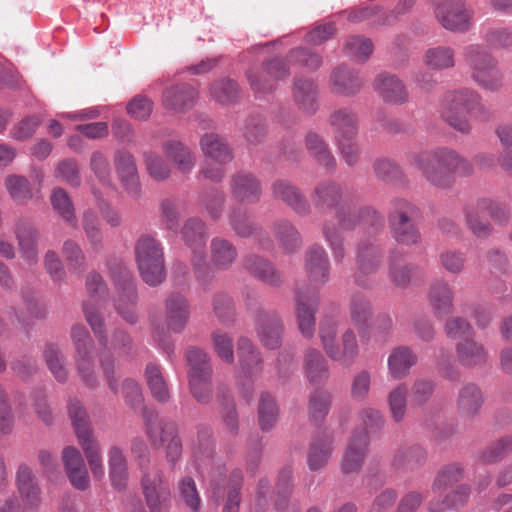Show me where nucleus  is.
I'll use <instances>...</instances> for the list:
<instances>
[{
	"label": "nucleus",
	"mask_w": 512,
	"mask_h": 512,
	"mask_svg": "<svg viewBox=\"0 0 512 512\" xmlns=\"http://www.w3.org/2000/svg\"><path fill=\"white\" fill-rule=\"evenodd\" d=\"M358 418L362 430H355L354 432L367 435L368 442L370 441V437L372 435L380 433L385 424V420L382 414L373 408L362 409L358 414Z\"/></svg>",
	"instance_id": "13d9d810"
},
{
	"label": "nucleus",
	"mask_w": 512,
	"mask_h": 512,
	"mask_svg": "<svg viewBox=\"0 0 512 512\" xmlns=\"http://www.w3.org/2000/svg\"><path fill=\"white\" fill-rule=\"evenodd\" d=\"M368 436L353 432L344 452L341 469L345 474L358 473L368 453Z\"/></svg>",
	"instance_id": "393cba45"
},
{
	"label": "nucleus",
	"mask_w": 512,
	"mask_h": 512,
	"mask_svg": "<svg viewBox=\"0 0 512 512\" xmlns=\"http://www.w3.org/2000/svg\"><path fill=\"white\" fill-rule=\"evenodd\" d=\"M238 258L237 247L221 236L213 237L209 244V263L213 269L226 271Z\"/></svg>",
	"instance_id": "bb28decb"
},
{
	"label": "nucleus",
	"mask_w": 512,
	"mask_h": 512,
	"mask_svg": "<svg viewBox=\"0 0 512 512\" xmlns=\"http://www.w3.org/2000/svg\"><path fill=\"white\" fill-rule=\"evenodd\" d=\"M14 232L21 257L29 264H35L38 259L39 233L37 229L29 222L20 219L15 224Z\"/></svg>",
	"instance_id": "cd10ccee"
},
{
	"label": "nucleus",
	"mask_w": 512,
	"mask_h": 512,
	"mask_svg": "<svg viewBox=\"0 0 512 512\" xmlns=\"http://www.w3.org/2000/svg\"><path fill=\"white\" fill-rule=\"evenodd\" d=\"M245 269L259 281L272 287H279L282 283L280 273L267 259L258 255H249L244 259Z\"/></svg>",
	"instance_id": "f704fd0d"
},
{
	"label": "nucleus",
	"mask_w": 512,
	"mask_h": 512,
	"mask_svg": "<svg viewBox=\"0 0 512 512\" xmlns=\"http://www.w3.org/2000/svg\"><path fill=\"white\" fill-rule=\"evenodd\" d=\"M412 254L407 253L403 248L394 249L389 258V274L398 287L405 288L413 276V265L408 263Z\"/></svg>",
	"instance_id": "c9c22d12"
},
{
	"label": "nucleus",
	"mask_w": 512,
	"mask_h": 512,
	"mask_svg": "<svg viewBox=\"0 0 512 512\" xmlns=\"http://www.w3.org/2000/svg\"><path fill=\"white\" fill-rule=\"evenodd\" d=\"M415 355L412 348L399 346L394 348L387 359L389 374L394 379L404 378L414 365Z\"/></svg>",
	"instance_id": "58836bf2"
},
{
	"label": "nucleus",
	"mask_w": 512,
	"mask_h": 512,
	"mask_svg": "<svg viewBox=\"0 0 512 512\" xmlns=\"http://www.w3.org/2000/svg\"><path fill=\"white\" fill-rule=\"evenodd\" d=\"M62 253L70 271L79 274L85 269L86 258L77 242L66 240L63 244Z\"/></svg>",
	"instance_id": "774afa93"
},
{
	"label": "nucleus",
	"mask_w": 512,
	"mask_h": 512,
	"mask_svg": "<svg viewBox=\"0 0 512 512\" xmlns=\"http://www.w3.org/2000/svg\"><path fill=\"white\" fill-rule=\"evenodd\" d=\"M483 404V395L475 384L463 386L458 394L457 410L461 417L471 418L478 414Z\"/></svg>",
	"instance_id": "ea45409f"
},
{
	"label": "nucleus",
	"mask_w": 512,
	"mask_h": 512,
	"mask_svg": "<svg viewBox=\"0 0 512 512\" xmlns=\"http://www.w3.org/2000/svg\"><path fill=\"white\" fill-rule=\"evenodd\" d=\"M382 250L372 242H360L356 248V271L353 275L354 282L363 288H371L373 276L378 272L382 264Z\"/></svg>",
	"instance_id": "ddd939ff"
},
{
	"label": "nucleus",
	"mask_w": 512,
	"mask_h": 512,
	"mask_svg": "<svg viewBox=\"0 0 512 512\" xmlns=\"http://www.w3.org/2000/svg\"><path fill=\"white\" fill-rule=\"evenodd\" d=\"M430 304L437 315H446L453 308V294L445 282H437L430 291Z\"/></svg>",
	"instance_id": "603ef678"
},
{
	"label": "nucleus",
	"mask_w": 512,
	"mask_h": 512,
	"mask_svg": "<svg viewBox=\"0 0 512 512\" xmlns=\"http://www.w3.org/2000/svg\"><path fill=\"white\" fill-rule=\"evenodd\" d=\"M193 457L199 461V466L210 464L214 453L212 430L208 426H199L192 440Z\"/></svg>",
	"instance_id": "c03bdc74"
},
{
	"label": "nucleus",
	"mask_w": 512,
	"mask_h": 512,
	"mask_svg": "<svg viewBox=\"0 0 512 512\" xmlns=\"http://www.w3.org/2000/svg\"><path fill=\"white\" fill-rule=\"evenodd\" d=\"M349 311L352 323L357 328L362 340H364L366 338V325L373 315L369 299L360 293L354 294L351 298Z\"/></svg>",
	"instance_id": "79ce46f5"
},
{
	"label": "nucleus",
	"mask_w": 512,
	"mask_h": 512,
	"mask_svg": "<svg viewBox=\"0 0 512 512\" xmlns=\"http://www.w3.org/2000/svg\"><path fill=\"white\" fill-rule=\"evenodd\" d=\"M51 204L54 211L69 225L76 227L77 220L74 205L62 188H56L51 195Z\"/></svg>",
	"instance_id": "5fc2aeb1"
},
{
	"label": "nucleus",
	"mask_w": 512,
	"mask_h": 512,
	"mask_svg": "<svg viewBox=\"0 0 512 512\" xmlns=\"http://www.w3.org/2000/svg\"><path fill=\"white\" fill-rule=\"evenodd\" d=\"M162 150L167 159L172 161L176 168L184 174L190 173L196 164L194 153L180 141H165L162 143Z\"/></svg>",
	"instance_id": "4c0bfd02"
},
{
	"label": "nucleus",
	"mask_w": 512,
	"mask_h": 512,
	"mask_svg": "<svg viewBox=\"0 0 512 512\" xmlns=\"http://www.w3.org/2000/svg\"><path fill=\"white\" fill-rule=\"evenodd\" d=\"M440 24L451 32L466 33L473 27L474 11L464 0H444L435 6Z\"/></svg>",
	"instance_id": "9b49d317"
},
{
	"label": "nucleus",
	"mask_w": 512,
	"mask_h": 512,
	"mask_svg": "<svg viewBox=\"0 0 512 512\" xmlns=\"http://www.w3.org/2000/svg\"><path fill=\"white\" fill-rule=\"evenodd\" d=\"M258 419L261 430L269 431L277 422L278 407L274 398L264 393L261 395L258 405Z\"/></svg>",
	"instance_id": "052dcab7"
},
{
	"label": "nucleus",
	"mask_w": 512,
	"mask_h": 512,
	"mask_svg": "<svg viewBox=\"0 0 512 512\" xmlns=\"http://www.w3.org/2000/svg\"><path fill=\"white\" fill-rule=\"evenodd\" d=\"M336 324L327 321L320 325L319 337L326 355L340 365L349 367L359 356L360 347L353 329L347 328L336 343Z\"/></svg>",
	"instance_id": "0eeeda50"
},
{
	"label": "nucleus",
	"mask_w": 512,
	"mask_h": 512,
	"mask_svg": "<svg viewBox=\"0 0 512 512\" xmlns=\"http://www.w3.org/2000/svg\"><path fill=\"white\" fill-rule=\"evenodd\" d=\"M332 396L331 394L322 389H317L312 392L308 399V414L311 421L315 423L322 422L331 407Z\"/></svg>",
	"instance_id": "3c124183"
},
{
	"label": "nucleus",
	"mask_w": 512,
	"mask_h": 512,
	"mask_svg": "<svg viewBox=\"0 0 512 512\" xmlns=\"http://www.w3.org/2000/svg\"><path fill=\"white\" fill-rule=\"evenodd\" d=\"M389 227L394 240L402 246L416 243V207L413 203L398 200L389 216Z\"/></svg>",
	"instance_id": "f8f14e48"
},
{
	"label": "nucleus",
	"mask_w": 512,
	"mask_h": 512,
	"mask_svg": "<svg viewBox=\"0 0 512 512\" xmlns=\"http://www.w3.org/2000/svg\"><path fill=\"white\" fill-rule=\"evenodd\" d=\"M293 98L298 107L307 112L316 111L317 87L311 79H296L293 85Z\"/></svg>",
	"instance_id": "37998d69"
},
{
	"label": "nucleus",
	"mask_w": 512,
	"mask_h": 512,
	"mask_svg": "<svg viewBox=\"0 0 512 512\" xmlns=\"http://www.w3.org/2000/svg\"><path fill=\"white\" fill-rule=\"evenodd\" d=\"M473 110H478L481 113L486 111L481 103V96L469 88L447 91L442 96L439 106L441 118L462 134L471 132L472 127L468 114Z\"/></svg>",
	"instance_id": "7ed1b4c3"
},
{
	"label": "nucleus",
	"mask_w": 512,
	"mask_h": 512,
	"mask_svg": "<svg viewBox=\"0 0 512 512\" xmlns=\"http://www.w3.org/2000/svg\"><path fill=\"white\" fill-rule=\"evenodd\" d=\"M463 54L475 83L491 92L502 87L503 74L498 67V60L485 47L470 44L464 48Z\"/></svg>",
	"instance_id": "423d86ee"
},
{
	"label": "nucleus",
	"mask_w": 512,
	"mask_h": 512,
	"mask_svg": "<svg viewBox=\"0 0 512 512\" xmlns=\"http://www.w3.org/2000/svg\"><path fill=\"white\" fill-rule=\"evenodd\" d=\"M108 471L111 485L118 491L127 488L129 480L128 461L123 449L118 445H112L108 449Z\"/></svg>",
	"instance_id": "7c9ffc66"
},
{
	"label": "nucleus",
	"mask_w": 512,
	"mask_h": 512,
	"mask_svg": "<svg viewBox=\"0 0 512 512\" xmlns=\"http://www.w3.org/2000/svg\"><path fill=\"white\" fill-rule=\"evenodd\" d=\"M4 186L9 197L17 204H26L33 198L31 183L23 175H7L4 179Z\"/></svg>",
	"instance_id": "de8ad7c7"
},
{
	"label": "nucleus",
	"mask_w": 512,
	"mask_h": 512,
	"mask_svg": "<svg viewBox=\"0 0 512 512\" xmlns=\"http://www.w3.org/2000/svg\"><path fill=\"white\" fill-rule=\"evenodd\" d=\"M143 416L146 421L147 431L151 440L155 443L159 432V441L166 447L167 460L174 464L181 456L182 444L176 435V427L173 423L158 421L153 411L143 409Z\"/></svg>",
	"instance_id": "4468645a"
},
{
	"label": "nucleus",
	"mask_w": 512,
	"mask_h": 512,
	"mask_svg": "<svg viewBox=\"0 0 512 512\" xmlns=\"http://www.w3.org/2000/svg\"><path fill=\"white\" fill-rule=\"evenodd\" d=\"M273 232L280 247L285 253L292 254L301 248V235L290 221L282 219L275 222L273 225Z\"/></svg>",
	"instance_id": "a19ab883"
},
{
	"label": "nucleus",
	"mask_w": 512,
	"mask_h": 512,
	"mask_svg": "<svg viewBox=\"0 0 512 512\" xmlns=\"http://www.w3.org/2000/svg\"><path fill=\"white\" fill-rule=\"evenodd\" d=\"M456 353L460 363L467 367L482 365L487 360L484 347L471 338L459 342Z\"/></svg>",
	"instance_id": "09e8293b"
},
{
	"label": "nucleus",
	"mask_w": 512,
	"mask_h": 512,
	"mask_svg": "<svg viewBox=\"0 0 512 512\" xmlns=\"http://www.w3.org/2000/svg\"><path fill=\"white\" fill-rule=\"evenodd\" d=\"M143 160L148 174L156 181H163L170 177L171 169L161 155L146 151Z\"/></svg>",
	"instance_id": "69168bd1"
},
{
	"label": "nucleus",
	"mask_w": 512,
	"mask_h": 512,
	"mask_svg": "<svg viewBox=\"0 0 512 512\" xmlns=\"http://www.w3.org/2000/svg\"><path fill=\"white\" fill-rule=\"evenodd\" d=\"M179 233L185 245L192 251L191 262L196 277L204 278L209 268L204 251L208 237L206 223L198 217H190L184 221Z\"/></svg>",
	"instance_id": "6e6552de"
},
{
	"label": "nucleus",
	"mask_w": 512,
	"mask_h": 512,
	"mask_svg": "<svg viewBox=\"0 0 512 512\" xmlns=\"http://www.w3.org/2000/svg\"><path fill=\"white\" fill-rule=\"evenodd\" d=\"M16 487L27 508L37 510L40 507L42 502L41 489L31 468L26 464H21L18 467Z\"/></svg>",
	"instance_id": "b1692460"
},
{
	"label": "nucleus",
	"mask_w": 512,
	"mask_h": 512,
	"mask_svg": "<svg viewBox=\"0 0 512 512\" xmlns=\"http://www.w3.org/2000/svg\"><path fill=\"white\" fill-rule=\"evenodd\" d=\"M185 357L189 366L188 376L212 375L210 358L202 349L190 347L187 349Z\"/></svg>",
	"instance_id": "4d7b16f0"
},
{
	"label": "nucleus",
	"mask_w": 512,
	"mask_h": 512,
	"mask_svg": "<svg viewBox=\"0 0 512 512\" xmlns=\"http://www.w3.org/2000/svg\"><path fill=\"white\" fill-rule=\"evenodd\" d=\"M272 197L275 200L282 201L300 216H307L311 212V207L300 189L289 181L278 179L271 185Z\"/></svg>",
	"instance_id": "6ab92c4d"
},
{
	"label": "nucleus",
	"mask_w": 512,
	"mask_h": 512,
	"mask_svg": "<svg viewBox=\"0 0 512 512\" xmlns=\"http://www.w3.org/2000/svg\"><path fill=\"white\" fill-rule=\"evenodd\" d=\"M114 165L127 193L133 198H138L140 183L133 155L127 150L117 151L114 156Z\"/></svg>",
	"instance_id": "5701e85b"
},
{
	"label": "nucleus",
	"mask_w": 512,
	"mask_h": 512,
	"mask_svg": "<svg viewBox=\"0 0 512 512\" xmlns=\"http://www.w3.org/2000/svg\"><path fill=\"white\" fill-rule=\"evenodd\" d=\"M290 74L286 63L274 58L263 63L261 68H252L247 71V78L252 90L257 94L269 93L276 87V82L285 79Z\"/></svg>",
	"instance_id": "2eb2a0df"
},
{
	"label": "nucleus",
	"mask_w": 512,
	"mask_h": 512,
	"mask_svg": "<svg viewBox=\"0 0 512 512\" xmlns=\"http://www.w3.org/2000/svg\"><path fill=\"white\" fill-rule=\"evenodd\" d=\"M302 366L306 379L312 385H322L329 378L328 362L322 353L315 348H309L305 351Z\"/></svg>",
	"instance_id": "473e14b6"
},
{
	"label": "nucleus",
	"mask_w": 512,
	"mask_h": 512,
	"mask_svg": "<svg viewBox=\"0 0 512 512\" xmlns=\"http://www.w3.org/2000/svg\"><path fill=\"white\" fill-rule=\"evenodd\" d=\"M418 168L432 184L440 187L448 186L453 174L470 175L473 171L471 163L456 151L440 148L421 154Z\"/></svg>",
	"instance_id": "f03ea898"
},
{
	"label": "nucleus",
	"mask_w": 512,
	"mask_h": 512,
	"mask_svg": "<svg viewBox=\"0 0 512 512\" xmlns=\"http://www.w3.org/2000/svg\"><path fill=\"white\" fill-rule=\"evenodd\" d=\"M392 328V317L387 313H380L370 327L366 325V338L363 341L372 338L376 343L384 344L390 339Z\"/></svg>",
	"instance_id": "6e6d98bb"
},
{
	"label": "nucleus",
	"mask_w": 512,
	"mask_h": 512,
	"mask_svg": "<svg viewBox=\"0 0 512 512\" xmlns=\"http://www.w3.org/2000/svg\"><path fill=\"white\" fill-rule=\"evenodd\" d=\"M487 215L497 223H503L509 217L508 212L497 202L487 198L479 199L476 204L468 206L465 210L467 225L479 238H485L491 233V225L483 220Z\"/></svg>",
	"instance_id": "9d476101"
},
{
	"label": "nucleus",
	"mask_w": 512,
	"mask_h": 512,
	"mask_svg": "<svg viewBox=\"0 0 512 512\" xmlns=\"http://www.w3.org/2000/svg\"><path fill=\"white\" fill-rule=\"evenodd\" d=\"M43 356L46 365L54 378L58 382H65L67 380V370L64 366V357L62 356L59 348L54 344H48L45 347Z\"/></svg>",
	"instance_id": "e2e57ef3"
},
{
	"label": "nucleus",
	"mask_w": 512,
	"mask_h": 512,
	"mask_svg": "<svg viewBox=\"0 0 512 512\" xmlns=\"http://www.w3.org/2000/svg\"><path fill=\"white\" fill-rule=\"evenodd\" d=\"M205 160L226 165L233 160V152L226 141L218 134L206 133L199 141Z\"/></svg>",
	"instance_id": "c756f323"
},
{
	"label": "nucleus",
	"mask_w": 512,
	"mask_h": 512,
	"mask_svg": "<svg viewBox=\"0 0 512 512\" xmlns=\"http://www.w3.org/2000/svg\"><path fill=\"white\" fill-rule=\"evenodd\" d=\"M332 439L327 436L315 438L309 448L307 464L311 471L323 469L332 453Z\"/></svg>",
	"instance_id": "a18cd8bd"
},
{
	"label": "nucleus",
	"mask_w": 512,
	"mask_h": 512,
	"mask_svg": "<svg viewBox=\"0 0 512 512\" xmlns=\"http://www.w3.org/2000/svg\"><path fill=\"white\" fill-rule=\"evenodd\" d=\"M145 376L153 397L159 402H166L170 397V393L160 366L149 363L145 369Z\"/></svg>",
	"instance_id": "864d4df0"
},
{
	"label": "nucleus",
	"mask_w": 512,
	"mask_h": 512,
	"mask_svg": "<svg viewBox=\"0 0 512 512\" xmlns=\"http://www.w3.org/2000/svg\"><path fill=\"white\" fill-rule=\"evenodd\" d=\"M305 271L309 281L322 286L329 280L330 262L326 250L318 244L310 246L305 253Z\"/></svg>",
	"instance_id": "aec40b11"
},
{
	"label": "nucleus",
	"mask_w": 512,
	"mask_h": 512,
	"mask_svg": "<svg viewBox=\"0 0 512 512\" xmlns=\"http://www.w3.org/2000/svg\"><path fill=\"white\" fill-rule=\"evenodd\" d=\"M328 123L334 135V142L344 139H355L358 134V116L350 108L342 107L334 110Z\"/></svg>",
	"instance_id": "a878e982"
},
{
	"label": "nucleus",
	"mask_w": 512,
	"mask_h": 512,
	"mask_svg": "<svg viewBox=\"0 0 512 512\" xmlns=\"http://www.w3.org/2000/svg\"><path fill=\"white\" fill-rule=\"evenodd\" d=\"M237 354L241 369L244 373L252 375L261 371L262 359L259 352L248 338L241 337L238 340Z\"/></svg>",
	"instance_id": "49530a36"
},
{
	"label": "nucleus",
	"mask_w": 512,
	"mask_h": 512,
	"mask_svg": "<svg viewBox=\"0 0 512 512\" xmlns=\"http://www.w3.org/2000/svg\"><path fill=\"white\" fill-rule=\"evenodd\" d=\"M230 190L233 198L240 203L254 204L262 196L259 179L249 172H238L231 177Z\"/></svg>",
	"instance_id": "412c9836"
},
{
	"label": "nucleus",
	"mask_w": 512,
	"mask_h": 512,
	"mask_svg": "<svg viewBox=\"0 0 512 512\" xmlns=\"http://www.w3.org/2000/svg\"><path fill=\"white\" fill-rule=\"evenodd\" d=\"M229 223L239 237H248L254 231L249 212L242 206L234 207L229 214Z\"/></svg>",
	"instance_id": "338daca9"
},
{
	"label": "nucleus",
	"mask_w": 512,
	"mask_h": 512,
	"mask_svg": "<svg viewBox=\"0 0 512 512\" xmlns=\"http://www.w3.org/2000/svg\"><path fill=\"white\" fill-rule=\"evenodd\" d=\"M374 89L387 103L403 104L408 100V93L403 83L394 75L379 74L374 81Z\"/></svg>",
	"instance_id": "72a5a7b5"
},
{
	"label": "nucleus",
	"mask_w": 512,
	"mask_h": 512,
	"mask_svg": "<svg viewBox=\"0 0 512 512\" xmlns=\"http://www.w3.org/2000/svg\"><path fill=\"white\" fill-rule=\"evenodd\" d=\"M296 318L298 328L305 338H312L315 333V312L318 305V297L315 291L304 292L298 287L295 292Z\"/></svg>",
	"instance_id": "f3484780"
},
{
	"label": "nucleus",
	"mask_w": 512,
	"mask_h": 512,
	"mask_svg": "<svg viewBox=\"0 0 512 512\" xmlns=\"http://www.w3.org/2000/svg\"><path fill=\"white\" fill-rule=\"evenodd\" d=\"M197 91L190 84H175L163 91V107L174 113H183L193 107L197 99Z\"/></svg>",
	"instance_id": "4be33fe9"
},
{
	"label": "nucleus",
	"mask_w": 512,
	"mask_h": 512,
	"mask_svg": "<svg viewBox=\"0 0 512 512\" xmlns=\"http://www.w3.org/2000/svg\"><path fill=\"white\" fill-rule=\"evenodd\" d=\"M113 278L118 291L115 308L124 320L134 324L137 321L135 312L137 293L132 274L125 267H120L119 274H113Z\"/></svg>",
	"instance_id": "dca6fc26"
},
{
	"label": "nucleus",
	"mask_w": 512,
	"mask_h": 512,
	"mask_svg": "<svg viewBox=\"0 0 512 512\" xmlns=\"http://www.w3.org/2000/svg\"><path fill=\"white\" fill-rule=\"evenodd\" d=\"M165 319L169 330L180 333L187 324L190 316L189 304L180 294H171L165 302Z\"/></svg>",
	"instance_id": "2f4dec72"
},
{
	"label": "nucleus",
	"mask_w": 512,
	"mask_h": 512,
	"mask_svg": "<svg viewBox=\"0 0 512 512\" xmlns=\"http://www.w3.org/2000/svg\"><path fill=\"white\" fill-rule=\"evenodd\" d=\"M310 196L314 207L319 211L337 210L338 225L333 221H327L321 227L322 236L336 263H341L347 255L345 238L341 230L353 231L361 227L367 233L378 234L384 228V217L371 206H361L351 212H345L343 208L338 209L343 201L344 188L334 180L319 182Z\"/></svg>",
	"instance_id": "f257e3e1"
},
{
	"label": "nucleus",
	"mask_w": 512,
	"mask_h": 512,
	"mask_svg": "<svg viewBox=\"0 0 512 512\" xmlns=\"http://www.w3.org/2000/svg\"><path fill=\"white\" fill-rule=\"evenodd\" d=\"M135 260L142 280L150 285L161 284L166 277L164 248L153 234H141L134 246Z\"/></svg>",
	"instance_id": "39448f33"
},
{
	"label": "nucleus",
	"mask_w": 512,
	"mask_h": 512,
	"mask_svg": "<svg viewBox=\"0 0 512 512\" xmlns=\"http://www.w3.org/2000/svg\"><path fill=\"white\" fill-rule=\"evenodd\" d=\"M76 369L79 377L89 388H94L98 384V378L95 371L93 352H87L75 356Z\"/></svg>",
	"instance_id": "0e129e2a"
},
{
	"label": "nucleus",
	"mask_w": 512,
	"mask_h": 512,
	"mask_svg": "<svg viewBox=\"0 0 512 512\" xmlns=\"http://www.w3.org/2000/svg\"><path fill=\"white\" fill-rule=\"evenodd\" d=\"M255 320L260 341L270 349L278 348L283 332L278 315L274 311L259 307L255 310Z\"/></svg>",
	"instance_id": "a211bd4d"
},
{
	"label": "nucleus",
	"mask_w": 512,
	"mask_h": 512,
	"mask_svg": "<svg viewBox=\"0 0 512 512\" xmlns=\"http://www.w3.org/2000/svg\"><path fill=\"white\" fill-rule=\"evenodd\" d=\"M363 78L358 72L341 65L336 67L330 75V87L336 94L342 96H353L363 86Z\"/></svg>",
	"instance_id": "c85d7f7f"
},
{
	"label": "nucleus",
	"mask_w": 512,
	"mask_h": 512,
	"mask_svg": "<svg viewBox=\"0 0 512 512\" xmlns=\"http://www.w3.org/2000/svg\"><path fill=\"white\" fill-rule=\"evenodd\" d=\"M348 57L357 62H365L373 52V43L364 36H350L344 47Z\"/></svg>",
	"instance_id": "bf43d9fd"
},
{
	"label": "nucleus",
	"mask_w": 512,
	"mask_h": 512,
	"mask_svg": "<svg viewBox=\"0 0 512 512\" xmlns=\"http://www.w3.org/2000/svg\"><path fill=\"white\" fill-rule=\"evenodd\" d=\"M375 177L386 183L395 184L402 179L400 167L388 158H378L372 164Z\"/></svg>",
	"instance_id": "680f3d73"
},
{
	"label": "nucleus",
	"mask_w": 512,
	"mask_h": 512,
	"mask_svg": "<svg viewBox=\"0 0 512 512\" xmlns=\"http://www.w3.org/2000/svg\"><path fill=\"white\" fill-rule=\"evenodd\" d=\"M81 225L85 236L94 251L103 247V232L98 214L92 209H86L81 218Z\"/></svg>",
	"instance_id": "8fccbe9b"
},
{
	"label": "nucleus",
	"mask_w": 512,
	"mask_h": 512,
	"mask_svg": "<svg viewBox=\"0 0 512 512\" xmlns=\"http://www.w3.org/2000/svg\"><path fill=\"white\" fill-rule=\"evenodd\" d=\"M140 487L149 512H168L171 507V491L168 481L158 467L141 473Z\"/></svg>",
	"instance_id": "1a4fd4ad"
},
{
	"label": "nucleus",
	"mask_w": 512,
	"mask_h": 512,
	"mask_svg": "<svg viewBox=\"0 0 512 512\" xmlns=\"http://www.w3.org/2000/svg\"><path fill=\"white\" fill-rule=\"evenodd\" d=\"M305 146L314 160L327 172H334L336 159L322 136L316 132H308L305 136Z\"/></svg>",
	"instance_id": "e433bc0d"
},
{
	"label": "nucleus",
	"mask_w": 512,
	"mask_h": 512,
	"mask_svg": "<svg viewBox=\"0 0 512 512\" xmlns=\"http://www.w3.org/2000/svg\"><path fill=\"white\" fill-rule=\"evenodd\" d=\"M68 415L91 473L95 478L102 479L104 477V465L101 445L94 436L86 409L78 400L71 399L68 403Z\"/></svg>",
	"instance_id": "20e7f679"
}]
</instances>
